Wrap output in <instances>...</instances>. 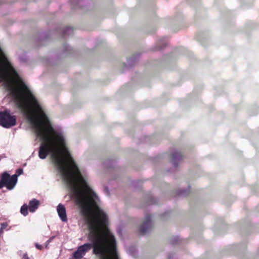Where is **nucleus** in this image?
<instances>
[{
    "label": "nucleus",
    "mask_w": 259,
    "mask_h": 259,
    "mask_svg": "<svg viewBox=\"0 0 259 259\" xmlns=\"http://www.w3.org/2000/svg\"><path fill=\"white\" fill-rule=\"evenodd\" d=\"M64 179L73 185L72 197L80 208L90 231L88 239L92 243L79 246L74 252L75 259H80L92 247L100 259H119L116 240L108 228V217L96 201V193L89 186L69 151L53 159Z\"/></svg>",
    "instance_id": "1"
},
{
    "label": "nucleus",
    "mask_w": 259,
    "mask_h": 259,
    "mask_svg": "<svg viewBox=\"0 0 259 259\" xmlns=\"http://www.w3.org/2000/svg\"><path fill=\"white\" fill-rule=\"evenodd\" d=\"M3 80L6 81L18 108L32 124L36 136L42 141L39 148V157L45 159L51 153L53 160L68 151L62 133L54 128L37 100L0 47V82Z\"/></svg>",
    "instance_id": "2"
},
{
    "label": "nucleus",
    "mask_w": 259,
    "mask_h": 259,
    "mask_svg": "<svg viewBox=\"0 0 259 259\" xmlns=\"http://www.w3.org/2000/svg\"><path fill=\"white\" fill-rule=\"evenodd\" d=\"M16 123V117L15 115H12L9 110H5L0 111V125L3 127L9 128L15 126Z\"/></svg>",
    "instance_id": "3"
},
{
    "label": "nucleus",
    "mask_w": 259,
    "mask_h": 259,
    "mask_svg": "<svg viewBox=\"0 0 259 259\" xmlns=\"http://www.w3.org/2000/svg\"><path fill=\"white\" fill-rule=\"evenodd\" d=\"M17 182V176L10 175L7 172H5L2 175L0 180V189L5 186L8 190L13 189Z\"/></svg>",
    "instance_id": "4"
},
{
    "label": "nucleus",
    "mask_w": 259,
    "mask_h": 259,
    "mask_svg": "<svg viewBox=\"0 0 259 259\" xmlns=\"http://www.w3.org/2000/svg\"><path fill=\"white\" fill-rule=\"evenodd\" d=\"M151 216L149 214L146 215L144 222L140 226L139 231L142 235L148 232L152 228Z\"/></svg>",
    "instance_id": "5"
},
{
    "label": "nucleus",
    "mask_w": 259,
    "mask_h": 259,
    "mask_svg": "<svg viewBox=\"0 0 259 259\" xmlns=\"http://www.w3.org/2000/svg\"><path fill=\"white\" fill-rule=\"evenodd\" d=\"M57 212L59 217L63 222L67 221L66 209L62 204H59L57 208Z\"/></svg>",
    "instance_id": "6"
},
{
    "label": "nucleus",
    "mask_w": 259,
    "mask_h": 259,
    "mask_svg": "<svg viewBox=\"0 0 259 259\" xmlns=\"http://www.w3.org/2000/svg\"><path fill=\"white\" fill-rule=\"evenodd\" d=\"M170 157L171 162L175 166L178 164L177 162L180 161L183 159V155L178 151L175 152L171 154Z\"/></svg>",
    "instance_id": "7"
},
{
    "label": "nucleus",
    "mask_w": 259,
    "mask_h": 259,
    "mask_svg": "<svg viewBox=\"0 0 259 259\" xmlns=\"http://www.w3.org/2000/svg\"><path fill=\"white\" fill-rule=\"evenodd\" d=\"M40 205L39 201L36 199H33L29 201V210L31 212H34L38 208Z\"/></svg>",
    "instance_id": "8"
},
{
    "label": "nucleus",
    "mask_w": 259,
    "mask_h": 259,
    "mask_svg": "<svg viewBox=\"0 0 259 259\" xmlns=\"http://www.w3.org/2000/svg\"><path fill=\"white\" fill-rule=\"evenodd\" d=\"M28 209H29L28 206L27 204H24L21 207L20 212L24 216H26L28 213Z\"/></svg>",
    "instance_id": "9"
},
{
    "label": "nucleus",
    "mask_w": 259,
    "mask_h": 259,
    "mask_svg": "<svg viewBox=\"0 0 259 259\" xmlns=\"http://www.w3.org/2000/svg\"><path fill=\"white\" fill-rule=\"evenodd\" d=\"M8 226V224L7 222H4L1 223V228L2 230H5Z\"/></svg>",
    "instance_id": "10"
},
{
    "label": "nucleus",
    "mask_w": 259,
    "mask_h": 259,
    "mask_svg": "<svg viewBox=\"0 0 259 259\" xmlns=\"http://www.w3.org/2000/svg\"><path fill=\"white\" fill-rule=\"evenodd\" d=\"M23 173V169L22 168H19L16 170V173L14 175L17 176V178L19 175H21Z\"/></svg>",
    "instance_id": "11"
},
{
    "label": "nucleus",
    "mask_w": 259,
    "mask_h": 259,
    "mask_svg": "<svg viewBox=\"0 0 259 259\" xmlns=\"http://www.w3.org/2000/svg\"><path fill=\"white\" fill-rule=\"evenodd\" d=\"M21 256L23 259H30V257L28 256L27 253H23Z\"/></svg>",
    "instance_id": "12"
},
{
    "label": "nucleus",
    "mask_w": 259,
    "mask_h": 259,
    "mask_svg": "<svg viewBox=\"0 0 259 259\" xmlns=\"http://www.w3.org/2000/svg\"><path fill=\"white\" fill-rule=\"evenodd\" d=\"M35 246L36 247V248L37 249H39V250H42V248H43V247L41 245H40V244H38V243H36L35 244Z\"/></svg>",
    "instance_id": "13"
},
{
    "label": "nucleus",
    "mask_w": 259,
    "mask_h": 259,
    "mask_svg": "<svg viewBox=\"0 0 259 259\" xmlns=\"http://www.w3.org/2000/svg\"><path fill=\"white\" fill-rule=\"evenodd\" d=\"M72 31V30L71 29V28L70 27H66L65 28V31L67 32V31Z\"/></svg>",
    "instance_id": "14"
},
{
    "label": "nucleus",
    "mask_w": 259,
    "mask_h": 259,
    "mask_svg": "<svg viewBox=\"0 0 259 259\" xmlns=\"http://www.w3.org/2000/svg\"><path fill=\"white\" fill-rule=\"evenodd\" d=\"M4 230H2V229L0 228V236L2 235V234H3Z\"/></svg>",
    "instance_id": "15"
}]
</instances>
